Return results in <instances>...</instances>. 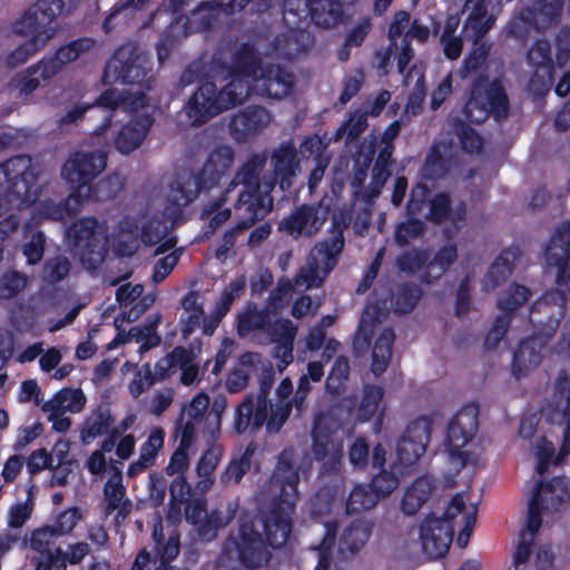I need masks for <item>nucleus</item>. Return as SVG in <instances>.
<instances>
[{"mask_svg": "<svg viewBox=\"0 0 570 570\" xmlns=\"http://www.w3.org/2000/svg\"><path fill=\"white\" fill-rule=\"evenodd\" d=\"M307 464L299 462L293 451H284L271 480L269 492L274 497L272 510L263 521L245 522L235 538L226 544L230 558H238L246 567H258L267 562L268 551L257 532L264 529L267 543L279 548L286 543L292 530V514L297 500L299 475L305 474Z\"/></svg>", "mask_w": 570, "mask_h": 570, "instance_id": "1", "label": "nucleus"}, {"mask_svg": "<svg viewBox=\"0 0 570 570\" xmlns=\"http://www.w3.org/2000/svg\"><path fill=\"white\" fill-rule=\"evenodd\" d=\"M253 90L272 98L287 96L293 87V75L279 66L257 67L253 58H245L230 75L229 82L216 95V86L203 83L186 106L191 125H200L220 111L242 104Z\"/></svg>", "mask_w": 570, "mask_h": 570, "instance_id": "2", "label": "nucleus"}, {"mask_svg": "<svg viewBox=\"0 0 570 570\" xmlns=\"http://www.w3.org/2000/svg\"><path fill=\"white\" fill-rule=\"evenodd\" d=\"M147 58L131 46L121 47L108 61L104 73V81L108 83L118 82L132 83L129 89L112 88L100 95L96 105L79 104L70 108L62 122L69 124L78 120L87 111L101 116L104 122L96 130V135H102L109 127L114 109L119 107L127 111H138L147 105L142 87L137 85L146 75Z\"/></svg>", "mask_w": 570, "mask_h": 570, "instance_id": "3", "label": "nucleus"}, {"mask_svg": "<svg viewBox=\"0 0 570 570\" xmlns=\"http://www.w3.org/2000/svg\"><path fill=\"white\" fill-rule=\"evenodd\" d=\"M234 160V153L229 147L223 146L214 150L207 158L203 168L202 178L193 175L179 177L171 186L168 199L170 205L166 212L164 223H158L153 232V226L142 229V242L159 246L156 254H163L176 245V239L169 234V226L174 225L180 214V208L194 200L202 185L207 186L208 181H214L226 170H228Z\"/></svg>", "mask_w": 570, "mask_h": 570, "instance_id": "4", "label": "nucleus"}, {"mask_svg": "<svg viewBox=\"0 0 570 570\" xmlns=\"http://www.w3.org/2000/svg\"><path fill=\"white\" fill-rule=\"evenodd\" d=\"M188 1L170 0V12L167 9L157 10L151 14L149 21L144 23V26H160L170 19V24L157 46V55L160 62L168 57L175 40L186 37L190 32L209 28L220 17L234 13L236 10L245 8L249 2L257 4L258 9H261V0H233L226 6L217 2L204 3L193 11L190 17L177 16L178 9Z\"/></svg>", "mask_w": 570, "mask_h": 570, "instance_id": "5", "label": "nucleus"}, {"mask_svg": "<svg viewBox=\"0 0 570 570\" xmlns=\"http://www.w3.org/2000/svg\"><path fill=\"white\" fill-rule=\"evenodd\" d=\"M106 167V155L99 153H77L63 165L61 176L65 180L76 187V190L68 197L63 207L50 202L40 203L33 215V224L45 218L63 219L76 214L79 208L91 199L98 198L94 194L90 181L97 177Z\"/></svg>", "mask_w": 570, "mask_h": 570, "instance_id": "6", "label": "nucleus"}, {"mask_svg": "<svg viewBox=\"0 0 570 570\" xmlns=\"http://www.w3.org/2000/svg\"><path fill=\"white\" fill-rule=\"evenodd\" d=\"M40 193L37 173L29 157H16L0 166V236L13 232L18 219L11 213L36 202Z\"/></svg>", "mask_w": 570, "mask_h": 570, "instance_id": "7", "label": "nucleus"}, {"mask_svg": "<svg viewBox=\"0 0 570 570\" xmlns=\"http://www.w3.org/2000/svg\"><path fill=\"white\" fill-rule=\"evenodd\" d=\"M62 8L61 0H39L26 11L16 22L13 30L17 35L26 36L27 40L9 55V65L24 63L46 47L57 32L53 21L61 13Z\"/></svg>", "mask_w": 570, "mask_h": 570, "instance_id": "8", "label": "nucleus"}, {"mask_svg": "<svg viewBox=\"0 0 570 570\" xmlns=\"http://www.w3.org/2000/svg\"><path fill=\"white\" fill-rule=\"evenodd\" d=\"M478 431L479 410L473 404L460 409L449 421L444 446L451 471L481 462L483 448L478 442Z\"/></svg>", "mask_w": 570, "mask_h": 570, "instance_id": "9", "label": "nucleus"}, {"mask_svg": "<svg viewBox=\"0 0 570 570\" xmlns=\"http://www.w3.org/2000/svg\"><path fill=\"white\" fill-rule=\"evenodd\" d=\"M557 389L554 401L542 409L541 416L544 422L559 430L562 443L559 454L554 455L551 442L547 441L544 436H535L533 450L539 473H542L549 463H559L564 455L570 453V380L559 377Z\"/></svg>", "mask_w": 570, "mask_h": 570, "instance_id": "10", "label": "nucleus"}, {"mask_svg": "<svg viewBox=\"0 0 570 570\" xmlns=\"http://www.w3.org/2000/svg\"><path fill=\"white\" fill-rule=\"evenodd\" d=\"M264 163V157L255 156L236 176L237 183L234 184L242 185L235 206L239 229L252 226L257 219L265 217L272 208L273 200L269 191L273 189V184L266 183L263 191L258 184V174L263 169Z\"/></svg>", "mask_w": 570, "mask_h": 570, "instance_id": "11", "label": "nucleus"}, {"mask_svg": "<svg viewBox=\"0 0 570 570\" xmlns=\"http://www.w3.org/2000/svg\"><path fill=\"white\" fill-rule=\"evenodd\" d=\"M570 503L568 479L556 476L539 481L529 504L528 524L530 532L550 524Z\"/></svg>", "mask_w": 570, "mask_h": 570, "instance_id": "12", "label": "nucleus"}, {"mask_svg": "<svg viewBox=\"0 0 570 570\" xmlns=\"http://www.w3.org/2000/svg\"><path fill=\"white\" fill-rule=\"evenodd\" d=\"M94 46L90 39H79L61 47L55 56L45 58L38 65L28 68L17 75L12 86L19 90L20 96H28L41 81H46L57 75L63 66L77 60L82 53L89 51Z\"/></svg>", "mask_w": 570, "mask_h": 570, "instance_id": "13", "label": "nucleus"}, {"mask_svg": "<svg viewBox=\"0 0 570 570\" xmlns=\"http://www.w3.org/2000/svg\"><path fill=\"white\" fill-rule=\"evenodd\" d=\"M67 238L88 269L95 268L104 261L109 246L106 225L94 218L76 222L68 229Z\"/></svg>", "mask_w": 570, "mask_h": 570, "instance_id": "14", "label": "nucleus"}, {"mask_svg": "<svg viewBox=\"0 0 570 570\" xmlns=\"http://www.w3.org/2000/svg\"><path fill=\"white\" fill-rule=\"evenodd\" d=\"M343 248L341 235H335L326 242L317 244L307 258L306 265L295 279V286L309 289L322 285L324 279L335 267L337 255Z\"/></svg>", "mask_w": 570, "mask_h": 570, "instance_id": "15", "label": "nucleus"}, {"mask_svg": "<svg viewBox=\"0 0 570 570\" xmlns=\"http://www.w3.org/2000/svg\"><path fill=\"white\" fill-rule=\"evenodd\" d=\"M337 423L331 414L315 417L312 431L313 455L320 463L321 473H332L338 470L342 460L343 444L335 438Z\"/></svg>", "mask_w": 570, "mask_h": 570, "instance_id": "16", "label": "nucleus"}, {"mask_svg": "<svg viewBox=\"0 0 570 570\" xmlns=\"http://www.w3.org/2000/svg\"><path fill=\"white\" fill-rule=\"evenodd\" d=\"M267 402L264 399L247 397L239 404L236 411L235 430L238 433L245 432L250 425L258 428L266 422L269 432H277L287 420L291 405L289 403L279 402L271 405V414L267 417Z\"/></svg>", "mask_w": 570, "mask_h": 570, "instance_id": "17", "label": "nucleus"}, {"mask_svg": "<svg viewBox=\"0 0 570 570\" xmlns=\"http://www.w3.org/2000/svg\"><path fill=\"white\" fill-rule=\"evenodd\" d=\"M293 289L294 285L289 281H282L271 296L265 314L252 306L242 312L237 318L239 335L246 336L253 331L261 328H266L273 333L274 328H276L275 324L279 321L276 320L272 325L273 318L276 317L281 309L287 306L293 296Z\"/></svg>", "mask_w": 570, "mask_h": 570, "instance_id": "18", "label": "nucleus"}, {"mask_svg": "<svg viewBox=\"0 0 570 570\" xmlns=\"http://www.w3.org/2000/svg\"><path fill=\"white\" fill-rule=\"evenodd\" d=\"M507 104L505 94L498 81H493L490 85L480 81L472 89L464 111L470 121L481 122L485 120L491 112L495 114L497 118L504 116Z\"/></svg>", "mask_w": 570, "mask_h": 570, "instance_id": "19", "label": "nucleus"}, {"mask_svg": "<svg viewBox=\"0 0 570 570\" xmlns=\"http://www.w3.org/2000/svg\"><path fill=\"white\" fill-rule=\"evenodd\" d=\"M86 396L80 389H61L51 399L41 405V410L57 432H66L71 426V420L67 415L82 411Z\"/></svg>", "mask_w": 570, "mask_h": 570, "instance_id": "20", "label": "nucleus"}, {"mask_svg": "<svg viewBox=\"0 0 570 570\" xmlns=\"http://www.w3.org/2000/svg\"><path fill=\"white\" fill-rule=\"evenodd\" d=\"M478 507L466 493L454 495L446 505L442 517L443 524L450 525L452 533L458 531L456 544L465 548L476 522Z\"/></svg>", "mask_w": 570, "mask_h": 570, "instance_id": "21", "label": "nucleus"}, {"mask_svg": "<svg viewBox=\"0 0 570 570\" xmlns=\"http://www.w3.org/2000/svg\"><path fill=\"white\" fill-rule=\"evenodd\" d=\"M535 13L533 21L529 20L532 14L530 10L518 11L508 26V32L518 40H523L533 28H546L552 24L558 18L562 1L561 0H533Z\"/></svg>", "mask_w": 570, "mask_h": 570, "instance_id": "22", "label": "nucleus"}, {"mask_svg": "<svg viewBox=\"0 0 570 570\" xmlns=\"http://www.w3.org/2000/svg\"><path fill=\"white\" fill-rule=\"evenodd\" d=\"M432 421L428 416L413 420L397 444V459L402 466H411L424 454L430 440Z\"/></svg>", "mask_w": 570, "mask_h": 570, "instance_id": "23", "label": "nucleus"}, {"mask_svg": "<svg viewBox=\"0 0 570 570\" xmlns=\"http://www.w3.org/2000/svg\"><path fill=\"white\" fill-rule=\"evenodd\" d=\"M58 538L52 525L40 527L29 534L27 543L38 553L32 558L36 570H62L61 548L55 547Z\"/></svg>", "mask_w": 570, "mask_h": 570, "instance_id": "24", "label": "nucleus"}, {"mask_svg": "<svg viewBox=\"0 0 570 570\" xmlns=\"http://www.w3.org/2000/svg\"><path fill=\"white\" fill-rule=\"evenodd\" d=\"M451 527L443 524L438 517L426 518L420 527V540L423 552L431 559L445 556L452 542Z\"/></svg>", "mask_w": 570, "mask_h": 570, "instance_id": "25", "label": "nucleus"}, {"mask_svg": "<svg viewBox=\"0 0 570 570\" xmlns=\"http://www.w3.org/2000/svg\"><path fill=\"white\" fill-rule=\"evenodd\" d=\"M465 10L464 31L473 39L483 37L493 27L499 12L494 0H466Z\"/></svg>", "mask_w": 570, "mask_h": 570, "instance_id": "26", "label": "nucleus"}, {"mask_svg": "<svg viewBox=\"0 0 570 570\" xmlns=\"http://www.w3.org/2000/svg\"><path fill=\"white\" fill-rule=\"evenodd\" d=\"M528 62L534 68V77L530 82L531 90L538 92L549 90L552 81L550 45L547 41L538 40L528 52Z\"/></svg>", "mask_w": 570, "mask_h": 570, "instance_id": "27", "label": "nucleus"}, {"mask_svg": "<svg viewBox=\"0 0 570 570\" xmlns=\"http://www.w3.org/2000/svg\"><path fill=\"white\" fill-rule=\"evenodd\" d=\"M326 219V210L317 207L303 206L281 224V228L293 236L315 234Z\"/></svg>", "mask_w": 570, "mask_h": 570, "instance_id": "28", "label": "nucleus"}, {"mask_svg": "<svg viewBox=\"0 0 570 570\" xmlns=\"http://www.w3.org/2000/svg\"><path fill=\"white\" fill-rule=\"evenodd\" d=\"M186 520L190 523L199 524L198 534L206 541L214 539L217 530L227 523V520H224L217 512L208 515L205 511V501L202 498L188 501Z\"/></svg>", "mask_w": 570, "mask_h": 570, "instance_id": "29", "label": "nucleus"}, {"mask_svg": "<svg viewBox=\"0 0 570 570\" xmlns=\"http://www.w3.org/2000/svg\"><path fill=\"white\" fill-rule=\"evenodd\" d=\"M150 124L151 120L147 111L139 115L132 122L127 124L115 139L116 149L124 155L132 153L141 145Z\"/></svg>", "mask_w": 570, "mask_h": 570, "instance_id": "30", "label": "nucleus"}, {"mask_svg": "<svg viewBox=\"0 0 570 570\" xmlns=\"http://www.w3.org/2000/svg\"><path fill=\"white\" fill-rule=\"evenodd\" d=\"M411 24V16L407 11L401 10L393 16L389 27L390 46L379 63V68L384 72H386L391 57L397 60V56L401 52V40L407 33Z\"/></svg>", "mask_w": 570, "mask_h": 570, "instance_id": "31", "label": "nucleus"}, {"mask_svg": "<svg viewBox=\"0 0 570 570\" xmlns=\"http://www.w3.org/2000/svg\"><path fill=\"white\" fill-rule=\"evenodd\" d=\"M383 397V387L376 385L365 386L356 407V419L361 422H366L374 417L382 419L386 410Z\"/></svg>", "mask_w": 570, "mask_h": 570, "instance_id": "32", "label": "nucleus"}, {"mask_svg": "<svg viewBox=\"0 0 570 570\" xmlns=\"http://www.w3.org/2000/svg\"><path fill=\"white\" fill-rule=\"evenodd\" d=\"M272 335L277 341L274 355L279 363L278 370L282 372L293 361V341L296 335V327L288 320L278 321Z\"/></svg>", "mask_w": 570, "mask_h": 570, "instance_id": "33", "label": "nucleus"}, {"mask_svg": "<svg viewBox=\"0 0 570 570\" xmlns=\"http://www.w3.org/2000/svg\"><path fill=\"white\" fill-rule=\"evenodd\" d=\"M184 314L181 316L183 333L185 336L189 335L196 327L203 326L205 333V325L210 326L212 321L216 316V309L209 318L204 316V307L199 302V296L196 293H189L183 301Z\"/></svg>", "mask_w": 570, "mask_h": 570, "instance_id": "34", "label": "nucleus"}, {"mask_svg": "<svg viewBox=\"0 0 570 570\" xmlns=\"http://www.w3.org/2000/svg\"><path fill=\"white\" fill-rule=\"evenodd\" d=\"M433 488L431 478L421 476L416 479L404 492L401 503L402 511L407 515L415 514L429 500Z\"/></svg>", "mask_w": 570, "mask_h": 570, "instance_id": "35", "label": "nucleus"}, {"mask_svg": "<svg viewBox=\"0 0 570 570\" xmlns=\"http://www.w3.org/2000/svg\"><path fill=\"white\" fill-rule=\"evenodd\" d=\"M400 131V122L394 121L389 126V128L384 131L382 136L383 142H385V148L380 154L376 164L373 168V193L372 196L379 195L381 188L385 184L386 179L390 176V173L386 169L387 159L391 156V141L399 135Z\"/></svg>", "mask_w": 570, "mask_h": 570, "instance_id": "36", "label": "nucleus"}, {"mask_svg": "<svg viewBox=\"0 0 570 570\" xmlns=\"http://www.w3.org/2000/svg\"><path fill=\"white\" fill-rule=\"evenodd\" d=\"M297 155L293 146H282L278 148L273 157L272 165L276 177L279 179L282 189L291 186V177L295 176L297 170Z\"/></svg>", "mask_w": 570, "mask_h": 570, "instance_id": "37", "label": "nucleus"}, {"mask_svg": "<svg viewBox=\"0 0 570 570\" xmlns=\"http://www.w3.org/2000/svg\"><path fill=\"white\" fill-rule=\"evenodd\" d=\"M519 257V249L515 247L507 248L495 258L490 266L483 284L485 289L494 288L501 281L505 279L511 273L512 265Z\"/></svg>", "mask_w": 570, "mask_h": 570, "instance_id": "38", "label": "nucleus"}, {"mask_svg": "<svg viewBox=\"0 0 570 570\" xmlns=\"http://www.w3.org/2000/svg\"><path fill=\"white\" fill-rule=\"evenodd\" d=\"M222 459V448L219 445H212L200 458L197 464V475L199 480L196 483V490L200 492L208 491L214 483V471L216 470Z\"/></svg>", "mask_w": 570, "mask_h": 570, "instance_id": "39", "label": "nucleus"}, {"mask_svg": "<svg viewBox=\"0 0 570 570\" xmlns=\"http://www.w3.org/2000/svg\"><path fill=\"white\" fill-rule=\"evenodd\" d=\"M164 440L165 431L160 428H153L147 440L140 446L138 461L130 465L129 472L135 473L151 465L164 446Z\"/></svg>", "mask_w": 570, "mask_h": 570, "instance_id": "40", "label": "nucleus"}, {"mask_svg": "<svg viewBox=\"0 0 570 570\" xmlns=\"http://www.w3.org/2000/svg\"><path fill=\"white\" fill-rule=\"evenodd\" d=\"M370 533L371 528L365 520H355L344 529L341 535L340 549L342 552L347 550L351 553L361 550L370 538Z\"/></svg>", "mask_w": 570, "mask_h": 570, "instance_id": "41", "label": "nucleus"}, {"mask_svg": "<svg viewBox=\"0 0 570 570\" xmlns=\"http://www.w3.org/2000/svg\"><path fill=\"white\" fill-rule=\"evenodd\" d=\"M271 121L269 114L264 108H253L234 117L232 129L239 135H248L266 126Z\"/></svg>", "mask_w": 570, "mask_h": 570, "instance_id": "42", "label": "nucleus"}, {"mask_svg": "<svg viewBox=\"0 0 570 570\" xmlns=\"http://www.w3.org/2000/svg\"><path fill=\"white\" fill-rule=\"evenodd\" d=\"M193 439V426L188 423L187 426L183 429L179 446L173 453L166 468L167 474L180 476L187 471L189 465L187 449L190 446Z\"/></svg>", "mask_w": 570, "mask_h": 570, "instance_id": "43", "label": "nucleus"}, {"mask_svg": "<svg viewBox=\"0 0 570 570\" xmlns=\"http://www.w3.org/2000/svg\"><path fill=\"white\" fill-rule=\"evenodd\" d=\"M535 532L537 531L530 532L529 524H527V529L521 532L520 542L522 541L523 535H527L528 541V557L522 563V567L527 570H552L553 552L549 547H539L534 554L531 553L533 534Z\"/></svg>", "mask_w": 570, "mask_h": 570, "instance_id": "44", "label": "nucleus"}, {"mask_svg": "<svg viewBox=\"0 0 570 570\" xmlns=\"http://www.w3.org/2000/svg\"><path fill=\"white\" fill-rule=\"evenodd\" d=\"M245 288V279L238 277L229 283L224 289L219 301L216 304V316L212 321L210 326L205 325V334L212 335L214 330L217 327L222 317L228 312L233 301L240 295Z\"/></svg>", "mask_w": 570, "mask_h": 570, "instance_id": "45", "label": "nucleus"}, {"mask_svg": "<svg viewBox=\"0 0 570 570\" xmlns=\"http://www.w3.org/2000/svg\"><path fill=\"white\" fill-rule=\"evenodd\" d=\"M430 36V29L429 27L422 24L419 22V20H413L411 28L409 29L407 33L404 38L401 40V52L397 56V67L399 71L403 72L409 62L412 59L413 50L411 48L410 41L412 39H416L419 41H425L428 40Z\"/></svg>", "mask_w": 570, "mask_h": 570, "instance_id": "46", "label": "nucleus"}, {"mask_svg": "<svg viewBox=\"0 0 570 570\" xmlns=\"http://www.w3.org/2000/svg\"><path fill=\"white\" fill-rule=\"evenodd\" d=\"M393 341L394 334L391 330H384L376 340L372 362V371L375 375H380L386 370Z\"/></svg>", "mask_w": 570, "mask_h": 570, "instance_id": "47", "label": "nucleus"}, {"mask_svg": "<svg viewBox=\"0 0 570 570\" xmlns=\"http://www.w3.org/2000/svg\"><path fill=\"white\" fill-rule=\"evenodd\" d=\"M379 502V495L372 489L358 484L353 488L346 502L347 513H358L374 508Z\"/></svg>", "mask_w": 570, "mask_h": 570, "instance_id": "48", "label": "nucleus"}, {"mask_svg": "<svg viewBox=\"0 0 570 570\" xmlns=\"http://www.w3.org/2000/svg\"><path fill=\"white\" fill-rule=\"evenodd\" d=\"M209 406V397L205 393H199L193 401L184 409L181 424L179 425V433L188 423L193 426V438L195 436V426L202 421L203 415L207 412Z\"/></svg>", "mask_w": 570, "mask_h": 570, "instance_id": "49", "label": "nucleus"}, {"mask_svg": "<svg viewBox=\"0 0 570 570\" xmlns=\"http://www.w3.org/2000/svg\"><path fill=\"white\" fill-rule=\"evenodd\" d=\"M105 498L108 502V510H119V517L125 518L128 513L126 502H124V488L121 475L115 474L105 485Z\"/></svg>", "mask_w": 570, "mask_h": 570, "instance_id": "50", "label": "nucleus"}, {"mask_svg": "<svg viewBox=\"0 0 570 570\" xmlns=\"http://www.w3.org/2000/svg\"><path fill=\"white\" fill-rule=\"evenodd\" d=\"M150 0H124L120 4L114 8L105 21V29L111 28V22L117 19H140L141 10L147 7Z\"/></svg>", "mask_w": 570, "mask_h": 570, "instance_id": "51", "label": "nucleus"}, {"mask_svg": "<svg viewBox=\"0 0 570 570\" xmlns=\"http://www.w3.org/2000/svg\"><path fill=\"white\" fill-rule=\"evenodd\" d=\"M194 357L193 351H186L185 348H175L169 355L159 360L156 364V373L154 374L157 380L167 376L174 368L179 367V364H184Z\"/></svg>", "mask_w": 570, "mask_h": 570, "instance_id": "52", "label": "nucleus"}, {"mask_svg": "<svg viewBox=\"0 0 570 570\" xmlns=\"http://www.w3.org/2000/svg\"><path fill=\"white\" fill-rule=\"evenodd\" d=\"M189 485L184 475L176 476L170 485L171 507L168 512V520L177 522L180 520L181 504L185 502L186 497L189 495Z\"/></svg>", "mask_w": 570, "mask_h": 570, "instance_id": "53", "label": "nucleus"}, {"mask_svg": "<svg viewBox=\"0 0 570 570\" xmlns=\"http://www.w3.org/2000/svg\"><path fill=\"white\" fill-rule=\"evenodd\" d=\"M413 82V92L409 98L407 105L405 107L406 115H416L421 108L425 97V86L424 78L420 71L413 69L406 78V83L411 85Z\"/></svg>", "mask_w": 570, "mask_h": 570, "instance_id": "54", "label": "nucleus"}, {"mask_svg": "<svg viewBox=\"0 0 570 570\" xmlns=\"http://www.w3.org/2000/svg\"><path fill=\"white\" fill-rule=\"evenodd\" d=\"M153 537L156 542L157 553L160 558L161 563H167L175 559L179 553V539L177 535H171L166 544H161L163 538V524L158 521L154 525Z\"/></svg>", "mask_w": 570, "mask_h": 570, "instance_id": "55", "label": "nucleus"}, {"mask_svg": "<svg viewBox=\"0 0 570 570\" xmlns=\"http://www.w3.org/2000/svg\"><path fill=\"white\" fill-rule=\"evenodd\" d=\"M156 322L145 326H134L128 336L140 344L139 352L142 353L159 344V336L156 333Z\"/></svg>", "mask_w": 570, "mask_h": 570, "instance_id": "56", "label": "nucleus"}, {"mask_svg": "<svg viewBox=\"0 0 570 570\" xmlns=\"http://www.w3.org/2000/svg\"><path fill=\"white\" fill-rule=\"evenodd\" d=\"M253 453L254 449H252V446H248L239 460H234L233 462H230V464L227 466V469L222 475V481L225 484L238 483L243 475L245 474V472L249 469L250 458Z\"/></svg>", "mask_w": 570, "mask_h": 570, "instance_id": "57", "label": "nucleus"}, {"mask_svg": "<svg viewBox=\"0 0 570 570\" xmlns=\"http://www.w3.org/2000/svg\"><path fill=\"white\" fill-rule=\"evenodd\" d=\"M350 372L348 362L345 357H337L326 380V389L331 393H338L347 380Z\"/></svg>", "mask_w": 570, "mask_h": 570, "instance_id": "58", "label": "nucleus"}, {"mask_svg": "<svg viewBox=\"0 0 570 570\" xmlns=\"http://www.w3.org/2000/svg\"><path fill=\"white\" fill-rule=\"evenodd\" d=\"M81 518V512L77 508H70L65 510L58 515L55 524H52L56 534L58 537L70 534L72 530L76 528V525L79 523Z\"/></svg>", "mask_w": 570, "mask_h": 570, "instance_id": "59", "label": "nucleus"}, {"mask_svg": "<svg viewBox=\"0 0 570 570\" xmlns=\"http://www.w3.org/2000/svg\"><path fill=\"white\" fill-rule=\"evenodd\" d=\"M379 309H380L379 306L373 304L372 302H370L365 306L361 322H360L358 332L356 335V343H358L362 340L364 342H366L368 340V335H370V333L373 332L375 322L380 321Z\"/></svg>", "mask_w": 570, "mask_h": 570, "instance_id": "60", "label": "nucleus"}, {"mask_svg": "<svg viewBox=\"0 0 570 570\" xmlns=\"http://www.w3.org/2000/svg\"><path fill=\"white\" fill-rule=\"evenodd\" d=\"M27 277L17 273L11 272L4 274L0 278V297L10 298L18 294L26 287Z\"/></svg>", "mask_w": 570, "mask_h": 570, "instance_id": "61", "label": "nucleus"}, {"mask_svg": "<svg viewBox=\"0 0 570 570\" xmlns=\"http://www.w3.org/2000/svg\"><path fill=\"white\" fill-rule=\"evenodd\" d=\"M529 297V291L524 286L512 285L499 299V307L503 311H512L524 303Z\"/></svg>", "mask_w": 570, "mask_h": 570, "instance_id": "62", "label": "nucleus"}, {"mask_svg": "<svg viewBox=\"0 0 570 570\" xmlns=\"http://www.w3.org/2000/svg\"><path fill=\"white\" fill-rule=\"evenodd\" d=\"M456 258V248L453 245L444 246L429 265V276L439 277Z\"/></svg>", "mask_w": 570, "mask_h": 570, "instance_id": "63", "label": "nucleus"}, {"mask_svg": "<svg viewBox=\"0 0 570 570\" xmlns=\"http://www.w3.org/2000/svg\"><path fill=\"white\" fill-rule=\"evenodd\" d=\"M112 249L116 254L121 256H130L138 248V240L135 232H121L112 238L111 243Z\"/></svg>", "mask_w": 570, "mask_h": 570, "instance_id": "64", "label": "nucleus"}]
</instances>
